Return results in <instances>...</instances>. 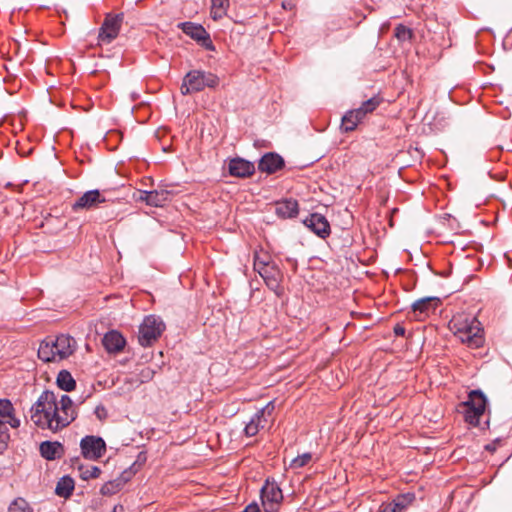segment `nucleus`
Instances as JSON below:
<instances>
[{"label":"nucleus","instance_id":"nucleus-15","mask_svg":"<svg viewBox=\"0 0 512 512\" xmlns=\"http://www.w3.org/2000/svg\"><path fill=\"white\" fill-rule=\"evenodd\" d=\"M440 304L438 297H424L412 304V310L419 318H425L433 314Z\"/></svg>","mask_w":512,"mask_h":512},{"label":"nucleus","instance_id":"nucleus-16","mask_svg":"<svg viewBox=\"0 0 512 512\" xmlns=\"http://www.w3.org/2000/svg\"><path fill=\"white\" fill-rule=\"evenodd\" d=\"M9 424L12 428L20 426V420L14 415V407L10 400L0 399V426Z\"/></svg>","mask_w":512,"mask_h":512},{"label":"nucleus","instance_id":"nucleus-1","mask_svg":"<svg viewBox=\"0 0 512 512\" xmlns=\"http://www.w3.org/2000/svg\"><path fill=\"white\" fill-rule=\"evenodd\" d=\"M77 417V411L68 395L58 399L53 391L45 390L30 409L31 421L41 429L58 432L70 425Z\"/></svg>","mask_w":512,"mask_h":512},{"label":"nucleus","instance_id":"nucleus-50","mask_svg":"<svg viewBox=\"0 0 512 512\" xmlns=\"http://www.w3.org/2000/svg\"><path fill=\"white\" fill-rule=\"evenodd\" d=\"M3 200V195H2V192L0 191V203L2 202Z\"/></svg>","mask_w":512,"mask_h":512},{"label":"nucleus","instance_id":"nucleus-44","mask_svg":"<svg viewBox=\"0 0 512 512\" xmlns=\"http://www.w3.org/2000/svg\"><path fill=\"white\" fill-rule=\"evenodd\" d=\"M397 212H398V209H397V208H395V209H393V210H392V214H391V217H390V219H389V225H392V224H393V218H392V215H393V214H395V213H397Z\"/></svg>","mask_w":512,"mask_h":512},{"label":"nucleus","instance_id":"nucleus-36","mask_svg":"<svg viewBox=\"0 0 512 512\" xmlns=\"http://www.w3.org/2000/svg\"><path fill=\"white\" fill-rule=\"evenodd\" d=\"M302 224H329L327 219L320 214H311L309 220H304Z\"/></svg>","mask_w":512,"mask_h":512},{"label":"nucleus","instance_id":"nucleus-13","mask_svg":"<svg viewBox=\"0 0 512 512\" xmlns=\"http://www.w3.org/2000/svg\"><path fill=\"white\" fill-rule=\"evenodd\" d=\"M284 166L283 157L275 152L265 153L258 162V170L269 175L278 172Z\"/></svg>","mask_w":512,"mask_h":512},{"label":"nucleus","instance_id":"nucleus-23","mask_svg":"<svg viewBox=\"0 0 512 512\" xmlns=\"http://www.w3.org/2000/svg\"><path fill=\"white\" fill-rule=\"evenodd\" d=\"M266 422L260 418L256 413L251 420L246 424L244 433L248 437L255 436L261 428H264Z\"/></svg>","mask_w":512,"mask_h":512},{"label":"nucleus","instance_id":"nucleus-39","mask_svg":"<svg viewBox=\"0 0 512 512\" xmlns=\"http://www.w3.org/2000/svg\"><path fill=\"white\" fill-rule=\"evenodd\" d=\"M353 115L362 121L367 116V113H364L363 108L360 106L359 108L349 111V116L352 117Z\"/></svg>","mask_w":512,"mask_h":512},{"label":"nucleus","instance_id":"nucleus-35","mask_svg":"<svg viewBox=\"0 0 512 512\" xmlns=\"http://www.w3.org/2000/svg\"><path fill=\"white\" fill-rule=\"evenodd\" d=\"M274 409H275L274 402L271 401L265 407H263L262 409L258 410L256 412V414L260 418H262L264 420V422L267 423L266 415L271 416V414L273 413Z\"/></svg>","mask_w":512,"mask_h":512},{"label":"nucleus","instance_id":"nucleus-19","mask_svg":"<svg viewBox=\"0 0 512 512\" xmlns=\"http://www.w3.org/2000/svg\"><path fill=\"white\" fill-rule=\"evenodd\" d=\"M276 214L282 219L294 218L298 215V202L294 199H286L276 204Z\"/></svg>","mask_w":512,"mask_h":512},{"label":"nucleus","instance_id":"nucleus-34","mask_svg":"<svg viewBox=\"0 0 512 512\" xmlns=\"http://www.w3.org/2000/svg\"><path fill=\"white\" fill-rule=\"evenodd\" d=\"M312 233L322 239H326L331 234V226H306Z\"/></svg>","mask_w":512,"mask_h":512},{"label":"nucleus","instance_id":"nucleus-27","mask_svg":"<svg viewBox=\"0 0 512 512\" xmlns=\"http://www.w3.org/2000/svg\"><path fill=\"white\" fill-rule=\"evenodd\" d=\"M439 228H441V230L439 231L434 229L427 231V235H433L435 240L439 243H453V240L451 239L450 235L442 231L447 228H453V226H439Z\"/></svg>","mask_w":512,"mask_h":512},{"label":"nucleus","instance_id":"nucleus-14","mask_svg":"<svg viewBox=\"0 0 512 512\" xmlns=\"http://www.w3.org/2000/svg\"><path fill=\"white\" fill-rule=\"evenodd\" d=\"M229 174L233 177L246 178L250 177L255 172V165L253 162L236 157L230 160L228 164Z\"/></svg>","mask_w":512,"mask_h":512},{"label":"nucleus","instance_id":"nucleus-10","mask_svg":"<svg viewBox=\"0 0 512 512\" xmlns=\"http://www.w3.org/2000/svg\"><path fill=\"white\" fill-rule=\"evenodd\" d=\"M283 500V494L275 481L266 480L261 489V501L265 512H277L280 503Z\"/></svg>","mask_w":512,"mask_h":512},{"label":"nucleus","instance_id":"nucleus-48","mask_svg":"<svg viewBox=\"0 0 512 512\" xmlns=\"http://www.w3.org/2000/svg\"><path fill=\"white\" fill-rule=\"evenodd\" d=\"M486 449H487V450H493V448H492V446H491V445H487V446H486Z\"/></svg>","mask_w":512,"mask_h":512},{"label":"nucleus","instance_id":"nucleus-7","mask_svg":"<svg viewBox=\"0 0 512 512\" xmlns=\"http://www.w3.org/2000/svg\"><path fill=\"white\" fill-rule=\"evenodd\" d=\"M124 21L123 13H107L104 17V21L99 28L98 32V44H110L114 41L122 28V24Z\"/></svg>","mask_w":512,"mask_h":512},{"label":"nucleus","instance_id":"nucleus-11","mask_svg":"<svg viewBox=\"0 0 512 512\" xmlns=\"http://www.w3.org/2000/svg\"><path fill=\"white\" fill-rule=\"evenodd\" d=\"M257 272L264 280L266 286L278 297H281L284 294V288L282 286L283 274L275 263H272Z\"/></svg>","mask_w":512,"mask_h":512},{"label":"nucleus","instance_id":"nucleus-24","mask_svg":"<svg viewBox=\"0 0 512 512\" xmlns=\"http://www.w3.org/2000/svg\"><path fill=\"white\" fill-rule=\"evenodd\" d=\"M414 500L415 495L407 493L397 496L390 504L396 508L397 512H403Z\"/></svg>","mask_w":512,"mask_h":512},{"label":"nucleus","instance_id":"nucleus-33","mask_svg":"<svg viewBox=\"0 0 512 512\" xmlns=\"http://www.w3.org/2000/svg\"><path fill=\"white\" fill-rule=\"evenodd\" d=\"M101 473V469L97 466H88L86 468H80V476L83 480L98 478Z\"/></svg>","mask_w":512,"mask_h":512},{"label":"nucleus","instance_id":"nucleus-46","mask_svg":"<svg viewBox=\"0 0 512 512\" xmlns=\"http://www.w3.org/2000/svg\"><path fill=\"white\" fill-rule=\"evenodd\" d=\"M287 261L291 262L293 266H296V260L288 258Z\"/></svg>","mask_w":512,"mask_h":512},{"label":"nucleus","instance_id":"nucleus-2","mask_svg":"<svg viewBox=\"0 0 512 512\" xmlns=\"http://www.w3.org/2000/svg\"><path fill=\"white\" fill-rule=\"evenodd\" d=\"M449 329L467 347L476 349L484 344V331L474 316L456 314L449 322Z\"/></svg>","mask_w":512,"mask_h":512},{"label":"nucleus","instance_id":"nucleus-25","mask_svg":"<svg viewBox=\"0 0 512 512\" xmlns=\"http://www.w3.org/2000/svg\"><path fill=\"white\" fill-rule=\"evenodd\" d=\"M270 255L264 251H255L254 253V270L258 271L266 266L271 265Z\"/></svg>","mask_w":512,"mask_h":512},{"label":"nucleus","instance_id":"nucleus-30","mask_svg":"<svg viewBox=\"0 0 512 512\" xmlns=\"http://www.w3.org/2000/svg\"><path fill=\"white\" fill-rule=\"evenodd\" d=\"M312 460V454L309 452L298 455L291 460L289 467L291 469H299L306 466Z\"/></svg>","mask_w":512,"mask_h":512},{"label":"nucleus","instance_id":"nucleus-21","mask_svg":"<svg viewBox=\"0 0 512 512\" xmlns=\"http://www.w3.org/2000/svg\"><path fill=\"white\" fill-rule=\"evenodd\" d=\"M74 490V480L69 476H63L57 482L55 493L56 495L68 498Z\"/></svg>","mask_w":512,"mask_h":512},{"label":"nucleus","instance_id":"nucleus-47","mask_svg":"<svg viewBox=\"0 0 512 512\" xmlns=\"http://www.w3.org/2000/svg\"><path fill=\"white\" fill-rule=\"evenodd\" d=\"M106 489H108V485L107 484L102 487V493L103 494H106Z\"/></svg>","mask_w":512,"mask_h":512},{"label":"nucleus","instance_id":"nucleus-49","mask_svg":"<svg viewBox=\"0 0 512 512\" xmlns=\"http://www.w3.org/2000/svg\"><path fill=\"white\" fill-rule=\"evenodd\" d=\"M480 224L485 225V224H489V223L484 221V220H482V221H480Z\"/></svg>","mask_w":512,"mask_h":512},{"label":"nucleus","instance_id":"nucleus-3","mask_svg":"<svg viewBox=\"0 0 512 512\" xmlns=\"http://www.w3.org/2000/svg\"><path fill=\"white\" fill-rule=\"evenodd\" d=\"M76 341L65 334L46 337L39 345L38 357L43 362H60L73 354Z\"/></svg>","mask_w":512,"mask_h":512},{"label":"nucleus","instance_id":"nucleus-22","mask_svg":"<svg viewBox=\"0 0 512 512\" xmlns=\"http://www.w3.org/2000/svg\"><path fill=\"white\" fill-rule=\"evenodd\" d=\"M57 385L63 391L70 392L74 390L76 382L70 372L62 370L57 376Z\"/></svg>","mask_w":512,"mask_h":512},{"label":"nucleus","instance_id":"nucleus-6","mask_svg":"<svg viewBox=\"0 0 512 512\" xmlns=\"http://www.w3.org/2000/svg\"><path fill=\"white\" fill-rule=\"evenodd\" d=\"M165 324L160 317L149 315L144 318L139 328L138 340L141 346H151L162 334Z\"/></svg>","mask_w":512,"mask_h":512},{"label":"nucleus","instance_id":"nucleus-8","mask_svg":"<svg viewBox=\"0 0 512 512\" xmlns=\"http://www.w3.org/2000/svg\"><path fill=\"white\" fill-rule=\"evenodd\" d=\"M108 192L106 190H89L83 193L74 203L71 205L73 212L90 211L100 207L101 204L109 201Z\"/></svg>","mask_w":512,"mask_h":512},{"label":"nucleus","instance_id":"nucleus-42","mask_svg":"<svg viewBox=\"0 0 512 512\" xmlns=\"http://www.w3.org/2000/svg\"><path fill=\"white\" fill-rule=\"evenodd\" d=\"M394 333L397 336H404L405 335V328L402 325L397 324L394 327Z\"/></svg>","mask_w":512,"mask_h":512},{"label":"nucleus","instance_id":"nucleus-29","mask_svg":"<svg viewBox=\"0 0 512 512\" xmlns=\"http://www.w3.org/2000/svg\"><path fill=\"white\" fill-rule=\"evenodd\" d=\"M382 101H383L382 97H380L378 95L373 96L370 99L364 101L361 104V107L363 108L364 113H367V115H368V114L374 112L379 107V105L382 103Z\"/></svg>","mask_w":512,"mask_h":512},{"label":"nucleus","instance_id":"nucleus-18","mask_svg":"<svg viewBox=\"0 0 512 512\" xmlns=\"http://www.w3.org/2000/svg\"><path fill=\"white\" fill-rule=\"evenodd\" d=\"M102 344L107 352L118 353L123 350L126 341L119 332L112 330L104 335Z\"/></svg>","mask_w":512,"mask_h":512},{"label":"nucleus","instance_id":"nucleus-31","mask_svg":"<svg viewBox=\"0 0 512 512\" xmlns=\"http://www.w3.org/2000/svg\"><path fill=\"white\" fill-rule=\"evenodd\" d=\"M394 35L399 41L411 40L413 32L403 24H398L394 29Z\"/></svg>","mask_w":512,"mask_h":512},{"label":"nucleus","instance_id":"nucleus-12","mask_svg":"<svg viewBox=\"0 0 512 512\" xmlns=\"http://www.w3.org/2000/svg\"><path fill=\"white\" fill-rule=\"evenodd\" d=\"M81 452L84 458L97 460L106 452V443L101 437L85 436L80 441Z\"/></svg>","mask_w":512,"mask_h":512},{"label":"nucleus","instance_id":"nucleus-5","mask_svg":"<svg viewBox=\"0 0 512 512\" xmlns=\"http://www.w3.org/2000/svg\"><path fill=\"white\" fill-rule=\"evenodd\" d=\"M487 405V399L482 391L472 390L466 401L459 404V411L463 414L465 422L476 427L480 423Z\"/></svg>","mask_w":512,"mask_h":512},{"label":"nucleus","instance_id":"nucleus-32","mask_svg":"<svg viewBox=\"0 0 512 512\" xmlns=\"http://www.w3.org/2000/svg\"><path fill=\"white\" fill-rule=\"evenodd\" d=\"M8 512H32L29 504L23 498L15 499L9 506Z\"/></svg>","mask_w":512,"mask_h":512},{"label":"nucleus","instance_id":"nucleus-41","mask_svg":"<svg viewBox=\"0 0 512 512\" xmlns=\"http://www.w3.org/2000/svg\"><path fill=\"white\" fill-rule=\"evenodd\" d=\"M242 512H260V509L256 503L248 505Z\"/></svg>","mask_w":512,"mask_h":512},{"label":"nucleus","instance_id":"nucleus-37","mask_svg":"<svg viewBox=\"0 0 512 512\" xmlns=\"http://www.w3.org/2000/svg\"><path fill=\"white\" fill-rule=\"evenodd\" d=\"M9 440V433L5 427L0 426V450H3L7 446Z\"/></svg>","mask_w":512,"mask_h":512},{"label":"nucleus","instance_id":"nucleus-4","mask_svg":"<svg viewBox=\"0 0 512 512\" xmlns=\"http://www.w3.org/2000/svg\"><path fill=\"white\" fill-rule=\"evenodd\" d=\"M220 84L219 77L205 70H191L184 76L180 91L182 95H189L203 91L205 88L215 89Z\"/></svg>","mask_w":512,"mask_h":512},{"label":"nucleus","instance_id":"nucleus-17","mask_svg":"<svg viewBox=\"0 0 512 512\" xmlns=\"http://www.w3.org/2000/svg\"><path fill=\"white\" fill-rule=\"evenodd\" d=\"M170 192L167 190L140 191L139 200L147 205L160 207L169 201Z\"/></svg>","mask_w":512,"mask_h":512},{"label":"nucleus","instance_id":"nucleus-38","mask_svg":"<svg viewBox=\"0 0 512 512\" xmlns=\"http://www.w3.org/2000/svg\"><path fill=\"white\" fill-rule=\"evenodd\" d=\"M94 414L100 421L106 419L108 416L107 410L102 404L96 406Z\"/></svg>","mask_w":512,"mask_h":512},{"label":"nucleus","instance_id":"nucleus-43","mask_svg":"<svg viewBox=\"0 0 512 512\" xmlns=\"http://www.w3.org/2000/svg\"><path fill=\"white\" fill-rule=\"evenodd\" d=\"M282 7L286 10H293L295 5L291 1H284Z\"/></svg>","mask_w":512,"mask_h":512},{"label":"nucleus","instance_id":"nucleus-45","mask_svg":"<svg viewBox=\"0 0 512 512\" xmlns=\"http://www.w3.org/2000/svg\"><path fill=\"white\" fill-rule=\"evenodd\" d=\"M124 509L122 506H115L112 512H123Z\"/></svg>","mask_w":512,"mask_h":512},{"label":"nucleus","instance_id":"nucleus-26","mask_svg":"<svg viewBox=\"0 0 512 512\" xmlns=\"http://www.w3.org/2000/svg\"><path fill=\"white\" fill-rule=\"evenodd\" d=\"M229 6V0H212L211 14L213 19L221 18Z\"/></svg>","mask_w":512,"mask_h":512},{"label":"nucleus","instance_id":"nucleus-20","mask_svg":"<svg viewBox=\"0 0 512 512\" xmlns=\"http://www.w3.org/2000/svg\"><path fill=\"white\" fill-rule=\"evenodd\" d=\"M41 456L47 460L60 458L63 454V446L59 442L45 441L40 444Z\"/></svg>","mask_w":512,"mask_h":512},{"label":"nucleus","instance_id":"nucleus-28","mask_svg":"<svg viewBox=\"0 0 512 512\" xmlns=\"http://www.w3.org/2000/svg\"><path fill=\"white\" fill-rule=\"evenodd\" d=\"M361 122L360 119L356 116H349V111L346 112V114L342 117V124L341 127L345 132H351L354 131L357 127V125Z\"/></svg>","mask_w":512,"mask_h":512},{"label":"nucleus","instance_id":"nucleus-9","mask_svg":"<svg viewBox=\"0 0 512 512\" xmlns=\"http://www.w3.org/2000/svg\"><path fill=\"white\" fill-rule=\"evenodd\" d=\"M177 27L187 36L195 40L200 46L208 51H215L210 34L205 30L201 24L186 21L180 22Z\"/></svg>","mask_w":512,"mask_h":512},{"label":"nucleus","instance_id":"nucleus-40","mask_svg":"<svg viewBox=\"0 0 512 512\" xmlns=\"http://www.w3.org/2000/svg\"><path fill=\"white\" fill-rule=\"evenodd\" d=\"M378 512H397L396 508L392 506L390 503L388 504H382L379 508Z\"/></svg>","mask_w":512,"mask_h":512}]
</instances>
